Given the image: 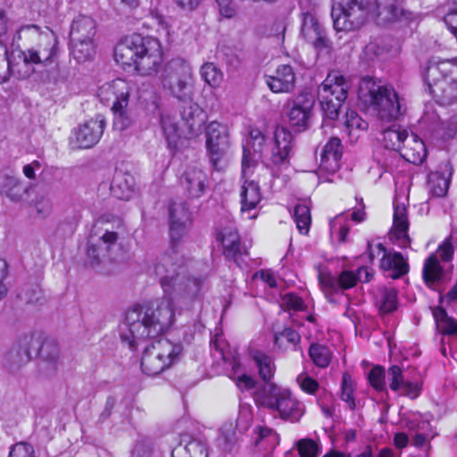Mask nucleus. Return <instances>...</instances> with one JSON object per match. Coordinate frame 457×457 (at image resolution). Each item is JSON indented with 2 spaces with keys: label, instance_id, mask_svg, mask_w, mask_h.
<instances>
[{
  "label": "nucleus",
  "instance_id": "49530a36",
  "mask_svg": "<svg viewBox=\"0 0 457 457\" xmlns=\"http://www.w3.org/2000/svg\"><path fill=\"white\" fill-rule=\"evenodd\" d=\"M330 234L336 237L338 242L346 241V237L350 229V223L344 215H338L330 221Z\"/></svg>",
  "mask_w": 457,
  "mask_h": 457
},
{
  "label": "nucleus",
  "instance_id": "4be33fe9",
  "mask_svg": "<svg viewBox=\"0 0 457 457\" xmlns=\"http://www.w3.org/2000/svg\"><path fill=\"white\" fill-rule=\"evenodd\" d=\"M378 255H382L380 268L388 272V277L398 278L409 270L407 261L397 252H387L382 244H376Z\"/></svg>",
  "mask_w": 457,
  "mask_h": 457
},
{
  "label": "nucleus",
  "instance_id": "f8f14e48",
  "mask_svg": "<svg viewBox=\"0 0 457 457\" xmlns=\"http://www.w3.org/2000/svg\"><path fill=\"white\" fill-rule=\"evenodd\" d=\"M373 276V271L368 267L358 269L357 273L353 270H343L337 278L322 268L319 269V283L327 298L341 290H346L354 287L357 281L369 282Z\"/></svg>",
  "mask_w": 457,
  "mask_h": 457
},
{
  "label": "nucleus",
  "instance_id": "6ab92c4d",
  "mask_svg": "<svg viewBox=\"0 0 457 457\" xmlns=\"http://www.w3.org/2000/svg\"><path fill=\"white\" fill-rule=\"evenodd\" d=\"M253 174L246 177L242 175L243 183L239 193L241 212L249 220L256 218V214H251V212L257 208L262 198L259 183L251 179Z\"/></svg>",
  "mask_w": 457,
  "mask_h": 457
},
{
  "label": "nucleus",
  "instance_id": "4c0bfd02",
  "mask_svg": "<svg viewBox=\"0 0 457 457\" xmlns=\"http://www.w3.org/2000/svg\"><path fill=\"white\" fill-rule=\"evenodd\" d=\"M252 356L254 364L258 369L260 377L264 381H270L276 370L272 359L266 353L260 351L253 352Z\"/></svg>",
  "mask_w": 457,
  "mask_h": 457
},
{
  "label": "nucleus",
  "instance_id": "72a5a7b5",
  "mask_svg": "<svg viewBox=\"0 0 457 457\" xmlns=\"http://www.w3.org/2000/svg\"><path fill=\"white\" fill-rule=\"evenodd\" d=\"M160 123L168 147L170 149L177 148L180 138V129L177 118L169 112H162L160 117Z\"/></svg>",
  "mask_w": 457,
  "mask_h": 457
},
{
  "label": "nucleus",
  "instance_id": "423d86ee",
  "mask_svg": "<svg viewBox=\"0 0 457 457\" xmlns=\"http://www.w3.org/2000/svg\"><path fill=\"white\" fill-rule=\"evenodd\" d=\"M358 96L360 102L376 112L381 120L392 121L403 114L402 104L395 88L380 85L372 78L361 79Z\"/></svg>",
  "mask_w": 457,
  "mask_h": 457
},
{
  "label": "nucleus",
  "instance_id": "a211bd4d",
  "mask_svg": "<svg viewBox=\"0 0 457 457\" xmlns=\"http://www.w3.org/2000/svg\"><path fill=\"white\" fill-rule=\"evenodd\" d=\"M265 141V136L260 129H251L243 151L242 167L244 177L249 176L254 171L257 165L255 155L263 152Z\"/></svg>",
  "mask_w": 457,
  "mask_h": 457
},
{
  "label": "nucleus",
  "instance_id": "c9c22d12",
  "mask_svg": "<svg viewBox=\"0 0 457 457\" xmlns=\"http://www.w3.org/2000/svg\"><path fill=\"white\" fill-rule=\"evenodd\" d=\"M70 45L71 54L79 62L89 60L96 53L95 39L71 40Z\"/></svg>",
  "mask_w": 457,
  "mask_h": 457
},
{
  "label": "nucleus",
  "instance_id": "6e6552de",
  "mask_svg": "<svg viewBox=\"0 0 457 457\" xmlns=\"http://www.w3.org/2000/svg\"><path fill=\"white\" fill-rule=\"evenodd\" d=\"M370 16L373 17L370 0H332L331 17L337 31L358 30Z\"/></svg>",
  "mask_w": 457,
  "mask_h": 457
},
{
  "label": "nucleus",
  "instance_id": "412c9836",
  "mask_svg": "<svg viewBox=\"0 0 457 457\" xmlns=\"http://www.w3.org/2000/svg\"><path fill=\"white\" fill-rule=\"evenodd\" d=\"M118 239V234L114 231L104 230L96 231L95 236L91 235L87 255L93 262H99L104 258L109 256L112 246L115 245Z\"/></svg>",
  "mask_w": 457,
  "mask_h": 457
},
{
  "label": "nucleus",
  "instance_id": "f257e3e1",
  "mask_svg": "<svg viewBox=\"0 0 457 457\" xmlns=\"http://www.w3.org/2000/svg\"><path fill=\"white\" fill-rule=\"evenodd\" d=\"M170 250L157 259L154 270L160 278L163 290V300L155 308L143 310L137 308L128 315V323L134 331L144 327V332L156 335L171 323L176 301L178 308L189 307L199 302L203 289V280L187 274V260L177 249V245L187 233L192 223L191 214L185 203L173 202L169 207Z\"/></svg>",
  "mask_w": 457,
  "mask_h": 457
},
{
  "label": "nucleus",
  "instance_id": "7ed1b4c3",
  "mask_svg": "<svg viewBox=\"0 0 457 457\" xmlns=\"http://www.w3.org/2000/svg\"><path fill=\"white\" fill-rule=\"evenodd\" d=\"M162 300L163 296L156 302L152 303L150 305L145 306L138 304L133 306L128 310L124 322L120 327V339L122 343L126 344L131 350H137L139 345L145 343L148 339L153 340L152 345L144 350L141 359L142 370L148 376H155L162 373L179 360L182 352V345L180 344L172 343L166 338H159L157 340L155 339L165 333L172 326L176 314H179L183 311H188L192 309L194 304L196 303L194 302L189 307L187 308H178L176 301H173L171 304V308L173 309L171 323L168 327L164 328L161 332H158L156 335L151 333L146 335L145 333H143L145 326L140 327L138 331H134L132 327H130L128 323L129 313L137 308L143 310L155 308L156 305L159 304Z\"/></svg>",
  "mask_w": 457,
  "mask_h": 457
},
{
  "label": "nucleus",
  "instance_id": "a19ab883",
  "mask_svg": "<svg viewBox=\"0 0 457 457\" xmlns=\"http://www.w3.org/2000/svg\"><path fill=\"white\" fill-rule=\"evenodd\" d=\"M294 220L301 234H308L312 223L311 208L307 202L295 205L294 211Z\"/></svg>",
  "mask_w": 457,
  "mask_h": 457
},
{
  "label": "nucleus",
  "instance_id": "cd10ccee",
  "mask_svg": "<svg viewBox=\"0 0 457 457\" xmlns=\"http://www.w3.org/2000/svg\"><path fill=\"white\" fill-rule=\"evenodd\" d=\"M32 337L30 336H23L13 343L9 351L5 353L4 359L9 365L20 366L28 362L30 356V345Z\"/></svg>",
  "mask_w": 457,
  "mask_h": 457
},
{
  "label": "nucleus",
  "instance_id": "37998d69",
  "mask_svg": "<svg viewBox=\"0 0 457 457\" xmlns=\"http://www.w3.org/2000/svg\"><path fill=\"white\" fill-rule=\"evenodd\" d=\"M450 180L439 172L430 173L428 179L429 193L436 197L445 196L448 191Z\"/></svg>",
  "mask_w": 457,
  "mask_h": 457
},
{
  "label": "nucleus",
  "instance_id": "7c9ffc66",
  "mask_svg": "<svg viewBox=\"0 0 457 457\" xmlns=\"http://www.w3.org/2000/svg\"><path fill=\"white\" fill-rule=\"evenodd\" d=\"M96 33V21L87 16L79 15L75 18L71 26L70 40L95 39Z\"/></svg>",
  "mask_w": 457,
  "mask_h": 457
},
{
  "label": "nucleus",
  "instance_id": "4468645a",
  "mask_svg": "<svg viewBox=\"0 0 457 457\" xmlns=\"http://www.w3.org/2000/svg\"><path fill=\"white\" fill-rule=\"evenodd\" d=\"M314 98L310 94H300L287 104V117L292 127L303 130L308 128Z\"/></svg>",
  "mask_w": 457,
  "mask_h": 457
},
{
  "label": "nucleus",
  "instance_id": "aec40b11",
  "mask_svg": "<svg viewBox=\"0 0 457 457\" xmlns=\"http://www.w3.org/2000/svg\"><path fill=\"white\" fill-rule=\"evenodd\" d=\"M293 146V136L286 128L278 127L270 143V161L274 165H287Z\"/></svg>",
  "mask_w": 457,
  "mask_h": 457
},
{
  "label": "nucleus",
  "instance_id": "680f3d73",
  "mask_svg": "<svg viewBox=\"0 0 457 457\" xmlns=\"http://www.w3.org/2000/svg\"><path fill=\"white\" fill-rule=\"evenodd\" d=\"M8 457H34V449L29 444L19 443L11 449Z\"/></svg>",
  "mask_w": 457,
  "mask_h": 457
},
{
  "label": "nucleus",
  "instance_id": "39448f33",
  "mask_svg": "<svg viewBox=\"0 0 457 457\" xmlns=\"http://www.w3.org/2000/svg\"><path fill=\"white\" fill-rule=\"evenodd\" d=\"M423 78L440 104H457V58H431L423 71Z\"/></svg>",
  "mask_w": 457,
  "mask_h": 457
},
{
  "label": "nucleus",
  "instance_id": "ddd939ff",
  "mask_svg": "<svg viewBox=\"0 0 457 457\" xmlns=\"http://www.w3.org/2000/svg\"><path fill=\"white\" fill-rule=\"evenodd\" d=\"M134 84L122 79H116L103 84L97 92L99 100L111 109L122 104H129V96L134 90Z\"/></svg>",
  "mask_w": 457,
  "mask_h": 457
},
{
  "label": "nucleus",
  "instance_id": "6e6d98bb",
  "mask_svg": "<svg viewBox=\"0 0 457 457\" xmlns=\"http://www.w3.org/2000/svg\"><path fill=\"white\" fill-rule=\"evenodd\" d=\"M281 305L287 310L303 311L305 308L303 300L295 294H286L281 300Z\"/></svg>",
  "mask_w": 457,
  "mask_h": 457
},
{
  "label": "nucleus",
  "instance_id": "a878e982",
  "mask_svg": "<svg viewBox=\"0 0 457 457\" xmlns=\"http://www.w3.org/2000/svg\"><path fill=\"white\" fill-rule=\"evenodd\" d=\"M343 154L341 141L338 137H331L324 145L320 154V170L335 173L340 168Z\"/></svg>",
  "mask_w": 457,
  "mask_h": 457
},
{
  "label": "nucleus",
  "instance_id": "473e14b6",
  "mask_svg": "<svg viewBox=\"0 0 457 457\" xmlns=\"http://www.w3.org/2000/svg\"><path fill=\"white\" fill-rule=\"evenodd\" d=\"M422 276L425 284L431 288L437 286L444 278V270L436 254H430L424 262Z\"/></svg>",
  "mask_w": 457,
  "mask_h": 457
},
{
  "label": "nucleus",
  "instance_id": "f704fd0d",
  "mask_svg": "<svg viewBox=\"0 0 457 457\" xmlns=\"http://www.w3.org/2000/svg\"><path fill=\"white\" fill-rule=\"evenodd\" d=\"M382 136V142L386 148L399 152L407 139L408 132L399 126L393 125L384 130Z\"/></svg>",
  "mask_w": 457,
  "mask_h": 457
},
{
  "label": "nucleus",
  "instance_id": "8fccbe9b",
  "mask_svg": "<svg viewBox=\"0 0 457 457\" xmlns=\"http://www.w3.org/2000/svg\"><path fill=\"white\" fill-rule=\"evenodd\" d=\"M297 448L301 457H318L320 448L317 442L312 439H301L297 444Z\"/></svg>",
  "mask_w": 457,
  "mask_h": 457
},
{
  "label": "nucleus",
  "instance_id": "e433bc0d",
  "mask_svg": "<svg viewBox=\"0 0 457 457\" xmlns=\"http://www.w3.org/2000/svg\"><path fill=\"white\" fill-rule=\"evenodd\" d=\"M41 353L45 360L41 363L40 369L46 375L55 372L60 365L59 349L56 345L45 344L42 346Z\"/></svg>",
  "mask_w": 457,
  "mask_h": 457
},
{
  "label": "nucleus",
  "instance_id": "20e7f679",
  "mask_svg": "<svg viewBox=\"0 0 457 457\" xmlns=\"http://www.w3.org/2000/svg\"><path fill=\"white\" fill-rule=\"evenodd\" d=\"M114 60L125 71L132 70L141 76H151L162 66L163 51L158 39L132 34L116 45Z\"/></svg>",
  "mask_w": 457,
  "mask_h": 457
},
{
  "label": "nucleus",
  "instance_id": "a18cd8bd",
  "mask_svg": "<svg viewBox=\"0 0 457 457\" xmlns=\"http://www.w3.org/2000/svg\"><path fill=\"white\" fill-rule=\"evenodd\" d=\"M309 355L314 364L320 368L328 367L332 357L331 351L327 346L319 344L310 346Z\"/></svg>",
  "mask_w": 457,
  "mask_h": 457
},
{
  "label": "nucleus",
  "instance_id": "de8ad7c7",
  "mask_svg": "<svg viewBox=\"0 0 457 457\" xmlns=\"http://www.w3.org/2000/svg\"><path fill=\"white\" fill-rule=\"evenodd\" d=\"M355 390V382L348 373H345L341 384V400L345 402L351 410L356 408L353 392Z\"/></svg>",
  "mask_w": 457,
  "mask_h": 457
},
{
  "label": "nucleus",
  "instance_id": "393cba45",
  "mask_svg": "<svg viewBox=\"0 0 457 457\" xmlns=\"http://www.w3.org/2000/svg\"><path fill=\"white\" fill-rule=\"evenodd\" d=\"M373 17L380 22H391L400 20L405 14L403 0H376L371 3Z\"/></svg>",
  "mask_w": 457,
  "mask_h": 457
},
{
  "label": "nucleus",
  "instance_id": "bb28decb",
  "mask_svg": "<svg viewBox=\"0 0 457 457\" xmlns=\"http://www.w3.org/2000/svg\"><path fill=\"white\" fill-rule=\"evenodd\" d=\"M218 239L223 245V253L227 258L237 262L239 256L246 253V250L240 245L239 236L235 228H225L219 233Z\"/></svg>",
  "mask_w": 457,
  "mask_h": 457
},
{
  "label": "nucleus",
  "instance_id": "79ce46f5",
  "mask_svg": "<svg viewBox=\"0 0 457 457\" xmlns=\"http://www.w3.org/2000/svg\"><path fill=\"white\" fill-rule=\"evenodd\" d=\"M113 113V128L123 131L131 127L134 122L133 115L129 109V104H122L111 109Z\"/></svg>",
  "mask_w": 457,
  "mask_h": 457
},
{
  "label": "nucleus",
  "instance_id": "1a4fd4ad",
  "mask_svg": "<svg viewBox=\"0 0 457 457\" xmlns=\"http://www.w3.org/2000/svg\"><path fill=\"white\" fill-rule=\"evenodd\" d=\"M162 85L179 101L191 102L195 94L192 67L184 60H172L162 75Z\"/></svg>",
  "mask_w": 457,
  "mask_h": 457
},
{
  "label": "nucleus",
  "instance_id": "5701e85b",
  "mask_svg": "<svg viewBox=\"0 0 457 457\" xmlns=\"http://www.w3.org/2000/svg\"><path fill=\"white\" fill-rule=\"evenodd\" d=\"M388 379L391 390L398 393L400 395L415 399L420 394V385L417 381L406 380L402 369L397 365L389 368Z\"/></svg>",
  "mask_w": 457,
  "mask_h": 457
},
{
  "label": "nucleus",
  "instance_id": "4d7b16f0",
  "mask_svg": "<svg viewBox=\"0 0 457 457\" xmlns=\"http://www.w3.org/2000/svg\"><path fill=\"white\" fill-rule=\"evenodd\" d=\"M370 385L378 391L385 389V370L382 367H374L369 373Z\"/></svg>",
  "mask_w": 457,
  "mask_h": 457
},
{
  "label": "nucleus",
  "instance_id": "f3484780",
  "mask_svg": "<svg viewBox=\"0 0 457 457\" xmlns=\"http://www.w3.org/2000/svg\"><path fill=\"white\" fill-rule=\"evenodd\" d=\"M105 120L100 115L85 122L74 130V144L79 148H90L101 138Z\"/></svg>",
  "mask_w": 457,
  "mask_h": 457
},
{
  "label": "nucleus",
  "instance_id": "69168bd1",
  "mask_svg": "<svg viewBox=\"0 0 457 457\" xmlns=\"http://www.w3.org/2000/svg\"><path fill=\"white\" fill-rule=\"evenodd\" d=\"M256 276L269 285L270 287L274 288L278 287V280L275 275L269 270H261Z\"/></svg>",
  "mask_w": 457,
  "mask_h": 457
},
{
  "label": "nucleus",
  "instance_id": "338daca9",
  "mask_svg": "<svg viewBox=\"0 0 457 457\" xmlns=\"http://www.w3.org/2000/svg\"><path fill=\"white\" fill-rule=\"evenodd\" d=\"M438 327L444 334L457 335V322L452 318H448Z\"/></svg>",
  "mask_w": 457,
  "mask_h": 457
},
{
  "label": "nucleus",
  "instance_id": "e2e57ef3",
  "mask_svg": "<svg viewBox=\"0 0 457 457\" xmlns=\"http://www.w3.org/2000/svg\"><path fill=\"white\" fill-rule=\"evenodd\" d=\"M436 256L443 262H449L453 255V247L449 238L445 239L437 248Z\"/></svg>",
  "mask_w": 457,
  "mask_h": 457
},
{
  "label": "nucleus",
  "instance_id": "5fc2aeb1",
  "mask_svg": "<svg viewBox=\"0 0 457 457\" xmlns=\"http://www.w3.org/2000/svg\"><path fill=\"white\" fill-rule=\"evenodd\" d=\"M257 434L256 444H260L262 441L266 442V445L269 446H274L278 444V434L268 427H259Z\"/></svg>",
  "mask_w": 457,
  "mask_h": 457
},
{
  "label": "nucleus",
  "instance_id": "2f4dec72",
  "mask_svg": "<svg viewBox=\"0 0 457 457\" xmlns=\"http://www.w3.org/2000/svg\"><path fill=\"white\" fill-rule=\"evenodd\" d=\"M134 178L128 173L116 172L110 189L113 196L120 200H129L134 193Z\"/></svg>",
  "mask_w": 457,
  "mask_h": 457
},
{
  "label": "nucleus",
  "instance_id": "13d9d810",
  "mask_svg": "<svg viewBox=\"0 0 457 457\" xmlns=\"http://www.w3.org/2000/svg\"><path fill=\"white\" fill-rule=\"evenodd\" d=\"M220 15L225 19H232L237 15V8L233 0H216Z\"/></svg>",
  "mask_w": 457,
  "mask_h": 457
},
{
  "label": "nucleus",
  "instance_id": "0eeeda50",
  "mask_svg": "<svg viewBox=\"0 0 457 457\" xmlns=\"http://www.w3.org/2000/svg\"><path fill=\"white\" fill-rule=\"evenodd\" d=\"M254 400L259 404L276 411L279 418L297 422L305 413V405L289 388L274 383H267L254 393Z\"/></svg>",
  "mask_w": 457,
  "mask_h": 457
},
{
  "label": "nucleus",
  "instance_id": "c85d7f7f",
  "mask_svg": "<svg viewBox=\"0 0 457 457\" xmlns=\"http://www.w3.org/2000/svg\"><path fill=\"white\" fill-rule=\"evenodd\" d=\"M399 152L407 162L414 164H420L427 155L423 141L413 133L408 134L407 139Z\"/></svg>",
  "mask_w": 457,
  "mask_h": 457
},
{
  "label": "nucleus",
  "instance_id": "09e8293b",
  "mask_svg": "<svg viewBox=\"0 0 457 457\" xmlns=\"http://www.w3.org/2000/svg\"><path fill=\"white\" fill-rule=\"evenodd\" d=\"M232 369L233 375L231 378L236 381L240 390H249L254 387L255 380L251 376L241 372V365L236 360L233 361Z\"/></svg>",
  "mask_w": 457,
  "mask_h": 457
},
{
  "label": "nucleus",
  "instance_id": "dca6fc26",
  "mask_svg": "<svg viewBox=\"0 0 457 457\" xmlns=\"http://www.w3.org/2000/svg\"><path fill=\"white\" fill-rule=\"evenodd\" d=\"M302 36L312 44L317 51L328 50L330 42L319 22L317 17L310 12L303 13L302 16Z\"/></svg>",
  "mask_w": 457,
  "mask_h": 457
},
{
  "label": "nucleus",
  "instance_id": "9b49d317",
  "mask_svg": "<svg viewBox=\"0 0 457 457\" xmlns=\"http://www.w3.org/2000/svg\"><path fill=\"white\" fill-rule=\"evenodd\" d=\"M207 154L212 167L216 170H222L229 160V133L226 125L218 121H212L206 128Z\"/></svg>",
  "mask_w": 457,
  "mask_h": 457
},
{
  "label": "nucleus",
  "instance_id": "b1692460",
  "mask_svg": "<svg viewBox=\"0 0 457 457\" xmlns=\"http://www.w3.org/2000/svg\"><path fill=\"white\" fill-rule=\"evenodd\" d=\"M265 81L269 88L276 94L289 93L295 86V74L290 65H280L274 75L266 76Z\"/></svg>",
  "mask_w": 457,
  "mask_h": 457
},
{
  "label": "nucleus",
  "instance_id": "2eb2a0df",
  "mask_svg": "<svg viewBox=\"0 0 457 457\" xmlns=\"http://www.w3.org/2000/svg\"><path fill=\"white\" fill-rule=\"evenodd\" d=\"M409 226L408 212L405 204L400 203L398 199L395 200L390 239L401 248H406L411 244V238L408 235Z\"/></svg>",
  "mask_w": 457,
  "mask_h": 457
},
{
  "label": "nucleus",
  "instance_id": "ea45409f",
  "mask_svg": "<svg viewBox=\"0 0 457 457\" xmlns=\"http://www.w3.org/2000/svg\"><path fill=\"white\" fill-rule=\"evenodd\" d=\"M345 126L351 140L355 141L360 133L368 128V123L354 111H348L345 113Z\"/></svg>",
  "mask_w": 457,
  "mask_h": 457
},
{
  "label": "nucleus",
  "instance_id": "9d476101",
  "mask_svg": "<svg viewBox=\"0 0 457 457\" xmlns=\"http://www.w3.org/2000/svg\"><path fill=\"white\" fill-rule=\"evenodd\" d=\"M348 83L338 71L328 74L319 87L318 98L326 119L335 120L348 94Z\"/></svg>",
  "mask_w": 457,
  "mask_h": 457
},
{
  "label": "nucleus",
  "instance_id": "58836bf2",
  "mask_svg": "<svg viewBox=\"0 0 457 457\" xmlns=\"http://www.w3.org/2000/svg\"><path fill=\"white\" fill-rule=\"evenodd\" d=\"M376 304L382 312H394L397 307V293L393 287L381 288L376 295Z\"/></svg>",
  "mask_w": 457,
  "mask_h": 457
},
{
  "label": "nucleus",
  "instance_id": "c03bdc74",
  "mask_svg": "<svg viewBox=\"0 0 457 457\" xmlns=\"http://www.w3.org/2000/svg\"><path fill=\"white\" fill-rule=\"evenodd\" d=\"M201 77L212 87H219L223 81L222 71L212 62L204 63L200 71Z\"/></svg>",
  "mask_w": 457,
  "mask_h": 457
},
{
  "label": "nucleus",
  "instance_id": "3c124183",
  "mask_svg": "<svg viewBox=\"0 0 457 457\" xmlns=\"http://www.w3.org/2000/svg\"><path fill=\"white\" fill-rule=\"evenodd\" d=\"M300 388L306 394L314 395L319 388L317 380L309 376L306 372L300 373L296 378Z\"/></svg>",
  "mask_w": 457,
  "mask_h": 457
},
{
  "label": "nucleus",
  "instance_id": "c756f323",
  "mask_svg": "<svg viewBox=\"0 0 457 457\" xmlns=\"http://www.w3.org/2000/svg\"><path fill=\"white\" fill-rule=\"evenodd\" d=\"M182 184L192 197H199L208 186L206 173L198 168H190L185 174Z\"/></svg>",
  "mask_w": 457,
  "mask_h": 457
},
{
  "label": "nucleus",
  "instance_id": "0e129e2a",
  "mask_svg": "<svg viewBox=\"0 0 457 457\" xmlns=\"http://www.w3.org/2000/svg\"><path fill=\"white\" fill-rule=\"evenodd\" d=\"M8 274V266L4 259H0V300L7 295V287L4 284V279Z\"/></svg>",
  "mask_w": 457,
  "mask_h": 457
},
{
  "label": "nucleus",
  "instance_id": "f03ea898",
  "mask_svg": "<svg viewBox=\"0 0 457 457\" xmlns=\"http://www.w3.org/2000/svg\"><path fill=\"white\" fill-rule=\"evenodd\" d=\"M17 40H24L26 48L19 46L7 48L4 52L9 72L19 79H29L36 72V67L46 68L57 62L60 47L57 35L48 27L40 28L36 24L21 26L14 36Z\"/></svg>",
  "mask_w": 457,
  "mask_h": 457
},
{
  "label": "nucleus",
  "instance_id": "864d4df0",
  "mask_svg": "<svg viewBox=\"0 0 457 457\" xmlns=\"http://www.w3.org/2000/svg\"><path fill=\"white\" fill-rule=\"evenodd\" d=\"M189 457H208L209 451L205 443L199 440H192L185 446Z\"/></svg>",
  "mask_w": 457,
  "mask_h": 457
},
{
  "label": "nucleus",
  "instance_id": "774afa93",
  "mask_svg": "<svg viewBox=\"0 0 457 457\" xmlns=\"http://www.w3.org/2000/svg\"><path fill=\"white\" fill-rule=\"evenodd\" d=\"M178 6L186 11L195 10L203 0H174Z\"/></svg>",
  "mask_w": 457,
  "mask_h": 457
},
{
  "label": "nucleus",
  "instance_id": "052dcab7",
  "mask_svg": "<svg viewBox=\"0 0 457 457\" xmlns=\"http://www.w3.org/2000/svg\"><path fill=\"white\" fill-rule=\"evenodd\" d=\"M35 208L39 216L46 218L51 214L53 204L49 197L40 196L35 202Z\"/></svg>",
  "mask_w": 457,
  "mask_h": 457
},
{
  "label": "nucleus",
  "instance_id": "bf43d9fd",
  "mask_svg": "<svg viewBox=\"0 0 457 457\" xmlns=\"http://www.w3.org/2000/svg\"><path fill=\"white\" fill-rule=\"evenodd\" d=\"M284 341L291 344L293 347L295 348L296 345L300 341V336L292 328H285L281 333L275 337V344L281 346Z\"/></svg>",
  "mask_w": 457,
  "mask_h": 457
},
{
  "label": "nucleus",
  "instance_id": "603ef678",
  "mask_svg": "<svg viewBox=\"0 0 457 457\" xmlns=\"http://www.w3.org/2000/svg\"><path fill=\"white\" fill-rule=\"evenodd\" d=\"M416 428L418 432L413 438V445L417 447H422L423 445H426L428 438L433 436H430L428 433V430L430 429V425L427 421L420 420L417 422Z\"/></svg>",
  "mask_w": 457,
  "mask_h": 457
}]
</instances>
